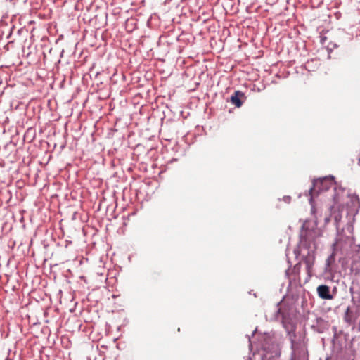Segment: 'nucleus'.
Masks as SVG:
<instances>
[{
	"instance_id": "f257e3e1",
	"label": "nucleus",
	"mask_w": 360,
	"mask_h": 360,
	"mask_svg": "<svg viewBox=\"0 0 360 360\" xmlns=\"http://www.w3.org/2000/svg\"><path fill=\"white\" fill-rule=\"evenodd\" d=\"M317 238L316 231L314 229H303L300 233V245L310 249L314 248V250L316 248V239Z\"/></svg>"
},
{
	"instance_id": "f03ea898",
	"label": "nucleus",
	"mask_w": 360,
	"mask_h": 360,
	"mask_svg": "<svg viewBox=\"0 0 360 360\" xmlns=\"http://www.w3.org/2000/svg\"><path fill=\"white\" fill-rule=\"evenodd\" d=\"M344 206L341 203L339 192L334 196V204L330 207L331 216L333 217L336 223L340 221L342 218L341 212L343 210Z\"/></svg>"
},
{
	"instance_id": "7ed1b4c3",
	"label": "nucleus",
	"mask_w": 360,
	"mask_h": 360,
	"mask_svg": "<svg viewBox=\"0 0 360 360\" xmlns=\"http://www.w3.org/2000/svg\"><path fill=\"white\" fill-rule=\"evenodd\" d=\"M315 252L314 250L309 252L307 255L304 257L303 261L306 264L307 273L309 277L312 276L313 266L315 262Z\"/></svg>"
},
{
	"instance_id": "20e7f679",
	"label": "nucleus",
	"mask_w": 360,
	"mask_h": 360,
	"mask_svg": "<svg viewBox=\"0 0 360 360\" xmlns=\"http://www.w3.org/2000/svg\"><path fill=\"white\" fill-rule=\"evenodd\" d=\"M317 292L319 296L324 300H332L333 296L330 294V288L326 285L318 286Z\"/></svg>"
},
{
	"instance_id": "39448f33",
	"label": "nucleus",
	"mask_w": 360,
	"mask_h": 360,
	"mask_svg": "<svg viewBox=\"0 0 360 360\" xmlns=\"http://www.w3.org/2000/svg\"><path fill=\"white\" fill-rule=\"evenodd\" d=\"M330 181H313V186L310 188L311 194L312 195L318 194L321 192V186L327 184Z\"/></svg>"
},
{
	"instance_id": "423d86ee",
	"label": "nucleus",
	"mask_w": 360,
	"mask_h": 360,
	"mask_svg": "<svg viewBox=\"0 0 360 360\" xmlns=\"http://www.w3.org/2000/svg\"><path fill=\"white\" fill-rule=\"evenodd\" d=\"M243 96V94L239 91H236L231 96V101L233 104H234L236 107L239 108L242 105V102L240 99V96Z\"/></svg>"
},
{
	"instance_id": "0eeeda50",
	"label": "nucleus",
	"mask_w": 360,
	"mask_h": 360,
	"mask_svg": "<svg viewBox=\"0 0 360 360\" xmlns=\"http://www.w3.org/2000/svg\"><path fill=\"white\" fill-rule=\"evenodd\" d=\"M344 321L348 323L349 325H351L354 322V320L353 319L352 312L350 309V307H348L345 312L344 316Z\"/></svg>"
},
{
	"instance_id": "6e6552de",
	"label": "nucleus",
	"mask_w": 360,
	"mask_h": 360,
	"mask_svg": "<svg viewBox=\"0 0 360 360\" xmlns=\"http://www.w3.org/2000/svg\"><path fill=\"white\" fill-rule=\"evenodd\" d=\"M300 269H301V264H300V263H297L294 266L293 272L295 273L296 274L299 275L300 272Z\"/></svg>"
},
{
	"instance_id": "1a4fd4ad",
	"label": "nucleus",
	"mask_w": 360,
	"mask_h": 360,
	"mask_svg": "<svg viewBox=\"0 0 360 360\" xmlns=\"http://www.w3.org/2000/svg\"><path fill=\"white\" fill-rule=\"evenodd\" d=\"M335 178L334 176L329 175V176H326L322 177V178H318L316 180H323V181H326V180H335Z\"/></svg>"
},
{
	"instance_id": "9d476101",
	"label": "nucleus",
	"mask_w": 360,
	"mask_h": 360,
	"mask_svg": "<svg viewBox=\"0 0 360 360\" xmlns=\"http://www.w3.org/2000/svg\"><path fill=\"white\" fill-rule=\"evenodd\" d=\"M330 220V217H326L325 221L326 223L329 222Z\"/></svg>"
},
{
	"instance_id": "9b49d317",
	"label": "nucleus",
	"mask_w": 360,
	"mask_h": 360,
	"mask_svg": "<svg viewBox=\"0 0 360 360\" xmlns=\"http://www.w3.org/2000/svg\"><path fill=\"white\" fill-rule=\"evenodd\" d=\"M332 257H333V256H331L330 258H328V259H327V262H328V266L330 265V258H332Z\"/></svg>"
},
{
	"instance_id": "f8f14e48",
	"label": "nucleus",
	"mask_w": 360,
	"mask_h": 360,
	"mask_svg": "<svg viewBox=\"0 0 360 360\" xmlns=\"http://www.w3.org/2000/svg\"><path fill=\"white\" fill-rule=\"evenodd\" d=\"M340 191L341 192L342 195L344 194V193H345V191H344V190H340Z\"/></svg>"
},
{
	"instance_id": "ddd939ff",
	"label": "nucleus",
	"mask_w": 360,
	"mask_h": 360,
	"mask_svg": "<svg viewBox=\"0 0 360 360\" xmlns=\"http://www.w3.org/2000/svg\"><path fill=\"white\" fill-rule=\"evenodd\" d=\"M312 212H314V207H312Z\"/></svg>"
}]
</instances>
